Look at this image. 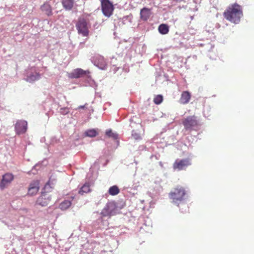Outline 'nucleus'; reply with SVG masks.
<instances>
[{"label": "nucleus", "mask_w": 254, "mask_h": 254, "mask_svg": "<svg viewBox=\"0 0 254 254\" xmlns=\"http://www.w3.org/2000/svg\"><path fill=\"white\" fill-rule=\"evenodd\" d=\"M223 16L227 20L232 23H239L243 16L242 8L240 4L235 2L230 4L223 12Z\"/></svg>", "instance_id": "obj_1"}, {"label": "nucleus", "mask_w": 254, "mask_h": 254, "mask_svg": "<svg viewBox=\"0 0 254 254\" xmlns=\"http://www.w3.org/2000/svg\"><path fill=\"white\" fill-rule=\"evenodd\" d=\"M188 190L184 186L178 185L173 188L169 193V196L175 203H179L187 196Z\"/></svg>", "instance_id": "obj_2"}, {"label": "nucleus", "mask_w": 254, "mask_h": 254, "mask_svg": "<svg viewBox=\"0 0 254 254\" xmlns=\"http://www.w3.org/2000/svg\"><path fill=\"white\" fill-rule=\"evenodd\" d=\"M76 28L79 34H81L82 36L86 37L89 35L88 23L84 17H79L76 23Z\"/></svg>", "instance_id": "obj_3"}, {"label": "nucleus", "mask_w": 254, "mask_h": 254, "mask_svg": "<svg viewBox=\"0 0 254 254\" xmlns=\"http://www.w3.org/2000/svg\"><path fill=\"white\" fill-rule=\"evenodd\" d=\"M101 10L103 14L106 17H110L113 15L115 6L110 0H101Z\"/></svg>", "instance_id": "obj_4"}, {"label": "nucleus", "mask_w": 254, "mask_h": 254, "mask_svg": "<svg viewBox=\"0 0 254 254\" xmlns=\"http://www.w3.org/2000/svg\"><path fill=\"white\" fill-rule=\"evenodd\" d=\"M182 124L186 130H192L197 127L198 123L195 116H189L183 119Z\"/></svg>", "instance_id": "obj_5"}, {"label": "nucleus", "mask_w": 254, "mask_h": 254, "mask_svg": "<svg viewBox=\"0 0 254 254\" xmlns=\"http://www.w3.org/2000/svg\"><path fill=\"white\" fill-rule=\"evenodd\" d=\"M191 162L189 158L183 159H177L173 163V169L177 170H185L190 166Z\"/></svg>", "instance_id": "obj_6"}, {"label": "nucleus", "mask_w": 254, "mask_h": 254, "mask_svg": "<svg viewBox=\"0 0 254 254\" xmlns=\"http://www.w3.org/2000/svg\"><path fill=\"white\" fill-rule=\"evenodd\" d=\"M14 179V176L11 173H6L2 176V179L0 182V188L3 190L11 184Z\"/></svg>", "instance_id": "obj_7"}, {"label": "nucleus", "mask_w": 254, "mask_h": 254, "mask_svg": "<svg viewBox=\"0 0 254 254\" xmlns=\"http://www.w3.org/2000/svg\"><path fill=\"white\" fill-rule=\"evenodd\" d=\"M28 123L25 121L20 120L15 125V131L17 134L25 133L27 131Z\"/></svg>", "instance_id": "obj_8"}, {"label": "nucleus", "mask_w": 254, "mask_h": 254, "mask_svg": "<svg viewBox=\"0 0 254 254\" xmlns=\"http://www.w3.org/2000/svg\"><path fill=\"white\" fill-rule=\"evenodd\" d=\"M115 205L113 203H108L104 208L102 214L103 216H111L115 214Z\"/></svg>", "instance_id": "obj_9"}, {"label": "nucleus", "mask_w": 254, "mask_h": 254, "mask_svg": "<svg viewBox=\"0 0 254 254\" xmlns=\"http://www.w3.org/2000/svg\"><path fill=\"white\" fill-rule=\"evenodd\" d=\"M40 189L39 182L38 181H34L30 184L28 189V193L30 195H34L37 194Z\"/></svg>", "instance_id": "obj_10"}, {"label": "nucleus", "mask_w": 254, "mask_h": 254, "mask_svg": "<svg viewBox=\"0 0 254 254\" xmlns=\"http://www.w3.org/2000/svg\"><path fill=\"white\" fill-rule=\"evenodd\" d=\"M51 199H49L47 194L46 193H42L37 200V203L38 204L41 205V206H46L49 203Z\"/></svg>", "instance_id": "obj_11"}, {"label": "nucleus", "mask_w": 254, "mask_h": 254, "mask_svg": "<svg viewBox=\"0 0 254 254\" xmlns=\"http://www.w3.org/2000/svg\"><path fill=\"white\" fill-rule=\"evenodd\" d=\"M151 15V9L144 7L140 11V18L143 21L148 20Z\"/></svg>", "instance_id": "obj_12"}, {"label": "nucleus", "mask_w": 254, "mask_h": 254, "mask_svg": "<svg viewBox=\"0 0 254 254\" xmlns=\"http://www.w3.org/2000/svg\"><path fill=\"white\" fill-rule=\"evenodd\" d=\"M190 97L191 95L189 91H183L181 94V98L179 100V101L181 103L185 105V104H187L189 103Z\"/></svg>", "instance_id": "obj_13"}, {"label": "nucleus", "mask_w": 254, "mask_h": 254, "mask_svg": "<svg viewBox=\"0 0 254 254\" xmlns=\"http://www.w3.org/2000/svg\"><path fill=\"white\" fill-rule=\"evenodd\" d=\"M89 73L90 71L89 70H84L81 68H77L75 69L71 73V76L74 78H79Z\"/></svg>", "instance_id": "obj_14"}, {"label": "nucleus", "mask_w": 254, "mask_h": 254, "mask_svg": "<svg viewBox=\"0 0 254 254\" xmlns=\"http://www.w3.org/2000/svg\"><path fill=\"white\" fill-rule=\"evenodd\" d=\"M71 198V200H64L63 201L61 202L59 205V208L61 210H66V209L70 207L72 204V200L74 199L75 197L74 196H72Z\"/></svg>", "instance_id": "obj_15"}, {"label": "nucleus", "mask_w": 254, "mask_h": 254, "mask_svg": "<svg viewBox=\"0 0 254 254\" xmlns=\"http://www.w3.org/2000/svg\"><path fill=\"white\" fill-rule=\"evenodd\" d=\"M41 9L43 11H44L45 14L49 16V15H51L53 14L52 6L50 5V4L47 3V2L41 6Z\"/></svg>", "instance_id": "obj_16"}, {"label": "nucleus", "mask_w": 254, "mask_h": 254, "mask_svg": "<svg viewBox=\"0 0 254 254\" xmlns=\"http://www.w3.org/2000/svg\"><path fill=\"white\" fill-rule=\"evenodd\" d=\"M62 4L63 7L67 9L68 10H70L73 7V4L74 3V0H62Z\"/></svg>", "instance_id": "obj_17"}, {"label": "nucleus", "mask_w": 254, "mask_h": 254, "mask_svg": "<svg viewBox=\"0 0 254 254\" xmlns=\"http://www.w3.org/2000/svg\"><path fill=\"white\" fill-rule=\"evenodd\" d=\"M158 31L161 34H167L169 32V27L167 24H161L158 27Z\"/></svg>", "instance_id": "obj_18"}, {"label": "nucleus", "mask_w": 254, "mask_h": 254, "mask_svg": "<svg viewBox=\"0 0 254 254\" xmlns=\"http://www.w3.org/2000/svg\"><path fill=\"white\" fill-rule=\"evenodd\" d=\"M91 190L90 188V185L89 183H85L80 188L78 193L80 194H84V193H87V192H90Z\"/></svg>", "instance_id": "obj_19"}, {"label": "nucleus", "mask_w": 254, "mask_h": 254, "mask_svg": "<svg viewBox=\"0 0 254 254\" xmlns=\"http://www.w3.org/2000/svg\"><path fill=\"white\" fill-rule=\"evenodd\" d=\"M40 75L39 73L36 72L35 73H32L30 75H27L26 80L29 82L34 81H36V80L40 79Z\"/></svg>", "instance_id": "obj_20"}, {"label": "nucleus", "mask_w": 254, "mask_h": 254, "mask_svg": "<svg viewBox=\"0 0 254 254\" xmlns=\"http://www.w3.org/2000/svg\"><path fill=\"white\" fill-rule=\"evenodd\" d=\"M120 190L117 186H112L109 188L108 192L111 195H116L119 193Z\"/></svg>", "instance_id": "obj_21"}, {"label": "nucleus", "mask_w": 254, "mask_h": 254, "mask_svg": "<svg viewBox=\"0 0 254 254\" xmlns=\"http://www.w3.org/2000/svg\"><path fill=\"white\" fill-rule=\"evenodd\" d=\"M85 134L86 136L90 137H96V135H98V132L97 129H87L85 132Z\"/></svg>", "instance_id": "obj_22"}, {"label": "nucleus", "mask_w": 254, "mask_h": 254, "mask_svg": "<svg viewBox=\"0 0 254 254\" xmlns=\"http://www.w3.org/2000/svg\"><path fill=\"white\" fill-rule=\"evenodd\" d=\"M106 135L109 137H111L114 139H117L118 137V134L117 133L113 132L112 129H108L106 131Z\"/></svg>", "instance_id": "obj_23"}, {"label": "nucleus", "mask_w": 254, "mask_h": 254, "mask_svg": "<svg viewBox=\"0 0 254 254\" xmlns=\"http://www.w3.org/2000/svg\"><path fill=\"white\" fill-rule=\"evenodd\" d=\"M163 100V97L161 95H158L155 96L153 99V101L156 105H159L162 102Z\"/></svg>", "instance_id": "obj_24"}, {"label": "nucleus", "mask_w": 254, "mask_h": 254, "mask_svg": "<svg viewBox=\"0 0 254 254\" xmlns=\"http://www.w3.org/2000/svg\"><path fill=\"white\" fill-rule=\"evenodd\" d=\"M100 59L103 62V63H105L104 59L103 57H100Z\"/></svg>", "instance_id": "obj_25"}, {"label": "nucleus", "mask_w": 254, "mask_h": 254, "mask_svg": "<svg viewBox=\"0 0 254 254\" xmlns=\"http://www.w3.org/2000/svg\"><path fill=\"white\" fill-rule=\"evenodd\" d=\"M48 185H49V182H48L46 185V187H47L48 186Z\"/></svg>", "instance_id": "obj_26"}]
</instances>
